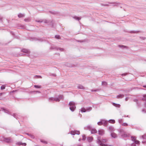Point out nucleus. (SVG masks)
<instances>
[{"label": "nucleus", "instance_id": "f257e3e1", "mask_svg": "<svg viewBox=\"0 0 146 146\" xmlns=\"http://www.w3.org/2000/svg\"><path fill=\"white\" fill-rule=\"evenodd\" d=\"M107 141V139H103L101 141L100 140V137H98V143L100 144V145L102 146H107V145L106 144H103L102 142H106Z\"/></svg>", "mask_w": 146, "mask_h": 146}, {"label": "nucleus", "instance_id": "f03ea898", "mask_svg": "<svg viewBox=\"0 0 146 146\" xmlns=\"http://www.w3.org/2000/svg\"><path fill=\"white\" fill-rule=\"evenodd\" d=\"M69 105L70 106V109L72 111H74L76 108L75 104L73 102H70L69 103Z\"/></svg>", "mask_w": 146, "mask_h": 146}, {"label": "nucleus", "instance_id": "7ed1b4c3", "mask_svg": "<svg viewBox=\"0 0 146 146\" xmlns=\"http://www.w3.org/2000/svg\"><path fill=\"white\" fill-rule=\"evenodd\" d=\"M70 133L73 135H74L76 134L79 135L80 134V132L78 131H71Z\"/></svg>", "mask_w": 146, "mask_h": 146}, {"label": "nucleus", "instance_id": "20e7f679", "mask_svg": "<svg viewBox=\"0 0 146 146\" xmlns=\"http://www.w3.org/2000/svg\"><path fill=\"white\" fill-rule=\"evenodd\" d=\"M104 133V131L103 129H100L98 131V134L99 135H102Z\"/></svg>", "mask_w": 146, "mask_h": 146}, {"label": "nucleus", "instance_id": "39448f33", "mask_svg": "<svg viewBox=\"0 0 146 146\" xmlns=\"http://www.w3.org/2000/svg\"><path fill=\"white\" fill-rule=\"evenodd\" d=\"M94 138L92 137H89L87 138V140L88 142H91L93 140Z\"/></svg>", "mask_w": 146, "mask_h": 146}, {"label": "nucleus", "instance_id": "423d86ee", "mask_svg": "<svg viewBox=\"0 0 146 146\" xmlns=\"http://www.w3.org/2000/svg\"><path fill=\"white\" fill-rule=\"evenodd\" d=\"M97 131L95 129H92L91 130V133L92 134H94L97 133Z\"/></svg>", "mask_w": 146, "mask_h": 146}, {"label": "nucleus", "instance_id": "0eeeda50", "mask_svg": "<svg viewBox=\"0 0 146 146\" xmlns=\"http://www.w3.org/2000/svg\"><path fill=\"white\" fill-rule=\"evenodd\" d=\"M17 144L19 145H22L23 146H26V144L25 143H21V142H18L17 143Z\"/></svg>", "mask_w": 146, "mask_h": 146}, {"label": "nucleus", "instance_id": "6e6552de", "mask_svg": "<svg viewBox=\"0 0 146 146\" xmlns=\"http://www.w3.org/2000/svg\"><path fill=\"white\" fill-rule=\"evenodd\" d=\"M113 105L115 106L117 108H119L120 106V105L119 104H116L114 103H113Z\"/></svg>", "mask_w": 146, "mask_h": 146}, {"label": "nucleus", "instance_id": "1a4fd4ad", "mask_svg": "<svg viewBox=\"0 0 146 146\" xmlns=\"http://www.w3.org/2000/svg\"><path fill=\"white\" fill-rule=\"evenodd\" d=\"M104 121V120H101V121L100 122H98V125H103V122Z\"/></svg>", "mask_w": 146, "mask_h": 146}, {"label": "nucleus", "instance_id": "9d476101", "mask_svg": "<svg viewBox=\"0 0 146 146\" xmlns=\"http://www.w3.org/2000/svg\"><path fill=\"white\" fill-rule=\"evenodd\" d=\"M111 136L112 137L115 138L116 137V134L114 133H111Z\"/></svg>", "mask_w": 146, "mask_h": 146}, {"label": "nucleus", "instance_id": "9b49d317", "mask_svg": "<svg viewBox=\"0 0 146 146\" xmlns=\"http://www.w3.org/2000/svg\"><path fill=\"white\" fill-rule=\"evenodd\" d=\"M51 99V98L50 99ZM52 100H54L56 102H59L60 101L59 99L58 98H51Z\"/></svg>", "mask_w": 146, "mask_h": 146}, {"label": "nucleus", "instance_id": "f8f14e48", "mask_svg": "<svg viewBox=\"0 0 146 146\" xmlns=\"http://www.w3.org/2000/svg\"><path fill=\"white\" fill-rule=\"evenodd\" d=\"M109 122L111 123H114L115 122V121L114 120H110L109 121Z\"/></svg>", "mask_w": 146, "mask_h": 146}, {"label": "nucleus", "instance_id": "ddd939ff", "mask_svg": "<svg viewBox=\"0 0 146 146\" xmlns=\"http://www.w3.org/2000/svg\"><path fill=\"white\" fill-rule=\"evenodd\" d=\"M124 95L122 94H120L118 95L117 97V98H122L123 97Z\"/></svg>", "mask_w": 146, "mask_h": 146}, {"label": "nucleus", "instance_id": "4468645a", "mask_svg": "<svg viewBox=\"0 0 146 146\" xmlns=\"http://www.w3.org/2000/svg\"><path fill=\"white\" fill-rule=\"evenodd\" d=\"M121 125L123 126H127L128 124L126 123H123L121 124Z\"/></svg>", "mask_w": 146, "mask_h": 146}, {"label": "nucleus", "instance_id": "2eb2a0df", "mask_svg": "<svg viewBox=\"0 0 146 146\" xmlns=\"http://www.w3.org/2000/svg\"><path fill=\"white\" fill-rule=\"evenodd\" d=\"M5 141L7 142H9L11 141V139H10L7 138L5 139Z\"/></svg>", "mask_w": 146, "mask_h": 146}, {"label": "nucleus", "instance_id": "dca6fc26", "mask_svg": "<svg viewBox=\"0 0 146 146\" xmlns=\"http://www.w3.org/2000/svg\"><path fill=\"white\" fill-rule=\"evenodd\" d=\"M24 15L22 14H19L18 15V16L19 17V18H21V17H24Z\"/></svg>", "mask_w": 146, "mask_h": 146}, {"label": "nucleus", "instance_id": "f3484780", "mask_svg": "<svg viewBox=\"0 0 146 146\" xmlns=\"http://www.w3.org/2000/svg\"><path fill=\"white\" fill-rule=\"evenodd\" d=\"M102 85H107V83L106 82H103L102 83Z\"/></svg>", "mask_w": 146, "mask_h": 146}, {"label": "nucleus", "instance_id": "a211bd4d", "mask_svg": "<svg viewBox=\"0 0 146 146\" xmlns=\"http://www.w3.org/2000/svg\"><path fill=\"white\" fill-rule=\"evenodd\" d=\"M81 111L82 112H85L86 110L84 108H82L81 110Z\"/></svg>", "mask_w": 146, "mask_h": 146}, {"label": "nucleus", "instance_id": "6ab92c4d", "mask_svg": "<svg viewBox=\"0 0 146 146\" xmlns=\"http://www.w3.org/2000/svg\"><path fill=\"white\" fill-rule=\"evenodd\" d=\"M135 143L136 144H139V141L135 140Z\"/></svg>", "mask_w": 146, "mask_h": 146}, {"label": "nucleus", "instance_id": "aec40b11", "mask_svg": "<svg viewBox=\"0 0 146 146\" xmlns=\"http://www.w3.org/2000/svg\"><path fill=\"white\" fill-rule=\"evenodd\" d=\"M34 87H35V88H41V86H38L37 85H35L34 86Z\"/></svg>", "mask_w": 146, "mask_h": 146}, {"label": "nucleus", "instance_id": "412c9836", "mask_svg": "<svg viewBox=\"0 0 146 146\" xmlns=\"http://www.w3.org/2000/svg\"><path fill=\"white\" fill-rule=\"evenodd\" d=\"M78 88L80 89H84V87L82 86H78Z\"/></svg>", "mask_w": 146, "mask_h": 146}, {"label": "nucleus", "instance_id": "4be33fe9", "mask_svg": "<svg viewBox=\"0 0 146 146\" xmlns=\"http://www.w3.org/2000/svg\"><path fill=\"white\" fill-rule=\"evenodd\" d=\"M86 138V136L85 135H82V140H85Z\"/></svg>", "mask_w": 146, "mask_h": 146}, {"label": "nucleus", "instance_id": "5701e85b", "mask_svg": "<svg viewBox=\"0 0 146 146\" xmlns=\"http://www.w3.org/2000/svg\"><path fill=\"white\" fill-rule=\"evenodd\" d=\"M41 142L44 143L45 144H47V141H43V140H41Z\"/></svg>", "mask_w": 146, "mask_h": 146}, {"label": "nucleus", "instance_id": "b1692460", "mask_svg": "<svg viewBox=\"0 0 146 146\" xmlns=\"http://www.w3.org/2000/svg\"><path fill=\"white\" fill-rule=\"evenodd\" d=\"M5 86H2L1 87V90L5 89Z\"/></svg>", "mask_w": 146, "mask_h": 146}, {"label": "nucleus", "instance_id": "393cba45", "mask_svg": "<svg viewBox=\"0 0 146 146\" xmlns=\"http://www.w3.org/2000/svg\"><path fill=\"white\" fill-rule=\"evenodd\" d=\"M132 140L133 141H135L136 140V138L135 137H131Z\"/></svg>", "mask_w": 146, "mask_h": 146}, {"label": "nucleus", "instance_id": "a878e982", "mask_svg": "<svg viewBox=\"0 0 146 146\" xmlns=\"http://www.w3.org/2000/svg\"><path fill=\"white\" fill-rule=\"evenodd\" d=\"M55 37L57 39H59L60 38V36L59 35H56L55 36Z\"/></svg>", "mask_w": 146, "mask_h": 146}, {"label": "nucleus", "instance_id": "bb28decb", "mask_svg": "<svg viewBox=\"0 0 146 146\" xmlns=\"http://www.w3.org/2000/svg\"><path fill=\"white\" fill-rule=\"evenodd\" d=\"M144 99L143 100H146V95H145L143 96Z\"/></svg>", "mask_w": 146, "mask_h": 146}, {"label": "nucleus", "instance_id": "cd10ccee", "mask_svg": "<svg viewBox=\"0 0 146 146\" xmlns=\"http://www.w3.org/2000/svg\"><path fill=\"white\" fill-rule=\"evenodd\" d=\"M104 125H105V126H107V125H108V122L107 121H106V123H105V124H104Z\"/></svg>", "mask_w": 146, "mask_h": 146}, {"label": "nucleus", "instance_id": "c85d7f7f", "mask_svg": "<svg viewBox=\"0 0 146 146\" xmlns=\"http://www.w3.org/2000/svg\"><path fill=\"white\" fill-rule=\"evenodd\" d=\"M23 52H25V53H27V52H28V51L27 50H23Z\"/></svg>", "mask_w": 146, "mask_h": 146}, {"label": "nucleus", "instance_id": "c756f323", "mask_svg": "<svg viewBox=\"0 0 146 146\" xmlns=\"http://www.w3.org/2000/svg\"><path fill=\"white\" fill-rule=\"evenodd\" d=\"M109 128L111 130H113V128L112 127H109Z\"/></svg>", "mask_w": 146, "mask_h": 146}, {"label": "nucleus", "instance_id": "7c9ffc66", "mask_svg": "<svg viewBox=\"0 0 146 146\" xmlns=\"http://www.w3.org/2000/svg\"><path fill=\"white\" fill-rule=\"evenodd\" d=\"M104 120V121L103 122V125H104V124H105V123H106V120Z\"/></svg>", "mask_w": 146, "mask_h": 146}, {"label": "nucleus", "instance_id": "2f4dec72", "mask_svg": "<svg viewBox=\"0 0 146 146\" xmlns=\"http://www.w3.org/2000/svg\"><path fill=\"white\" fill-rule=\"evenodd\" d=\"M123 137H126L127 136V135H123Z\"/></svg>", "mask_w": 146, "mask_h": 146}, {"label": "nucleus", "instance_id": "473e14b6", "mask_svg": "<svg viewBox=\"0 0 146 146\" xmlns=\"http://www.w3.org/2000/svg\"><path fill=\"white\" fill-rule=\"evenodd\" d=\"M119 46H120V47H123V46H124L125 48H126V46H120L119 45Z\"/></svg>", "mask_w": 146, "mask_h": 146}, {"label": "nucleus", "instance_id": "72a5a7b5", "mask_svg": "<svg viewBox=\"0 0 146 146\" xmlns=\"http://www.w3.org/2000/svg\"><path fill=\"white\" fill-rule=\"evenodd\" d=\"M3 94V93H0V96H1Z\"/></svg>", "mask_w": 146, "mask_h": 146}, {"label": "nucleus", "instance_id": "f704fd0d", "mask_svg": "<svg viewBox=\"0 0 146 146\" xmlns=\"http://www.w3.org/2000/svg\"><path fill=\"white\" fill-rule=\"evenodd\" d=\"M121 121H122V120H119V122L120 123H121Z\"/></svg>", "mask_w": 146, "mask_h": 146}, {"label": "nucleus", "instance_id": "c9c22d12", "mask_svg": "<svg viewBox=\"0 0 146 146\" xmlns=\"http://www.w3.org/2000/svg\"><path fill=\"white\" fill-rule=\"evenodd\" d=\"M143 86L144 88H146V86Z\"/></svg>", "mask_w": 146, "mask_h": 146}, {"label": "nucleus", "instance_id": "e433bc0d", "mask_svg": "<svg viewBox=\"0 0 146 146\" xmlns=\"http://www.w3.org/2000/svg\"><path fill=\"white\" fill-rule=\"evenodd\" d=\"M35 92H38V91H35Z\"/></svg>", "mask_w": 146, "mask_h": 146}, {"label": "nucleus", "instance_id": "4c0bfd02", "mask_svg": "<svg viewBox=\"0 0 146 146\" xmlns=\"http://www.w3.org/2000/svg\"><path fill=\"white\" fill-rule=\"evenodd\" d=\"M80 140H81V139H79V141H80Z\"/></svg>", "mask_w": 146, "mask_h": 146}]
</instances>
